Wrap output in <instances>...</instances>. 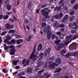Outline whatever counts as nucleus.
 <instances>
[{"label":"nucleus","instance_id":"f257e3e1","mask_svg":"<svg viewBox=\"0 0 78 78\" xmlns=\"http://www.w3.org/2000/svg\"><path fill=\"white\" fill-rule=\"evenodd\" d=\"M61 62V59L59 58H58L55 60V63L51 62H49L48 66L51 69H54L55 68V66H58Z\"/></svg>","mask_w":78,"mask_h":78},{"label":"nucleus","instance_id":"f03ea898","mask_svg":"<svg viewBox=\"0 0 78 78\" xmlns=\"http://www.w3.org/2000/svg\"><path fill=\"white\" fill-rule=\"evenodd\" d=\"M36 47L35 45V47L33 49V51L30 56V58L31 59H33V61H35L37 59L38 55H39V53L38 52H36Z\"/></svg>","mask_w":78,"mask_h":78},{"label":"nucleus","instance_id":"7ed1b4c3","mask_svg":"<svg viewBox=\"0 0 78 78\" xmlns=\"http://www.w3.org/2000/svg\"><path fill=\"white\" fill-rule=\"evenodd\" d=\"M50 26H48L44 30V32L45 33H48L47 37L48 39H50L51 37V32L50 31Z\"/></svg>","mask_w":78,"mask_h":78},{"label":"nucleus","instance_id":"20e7f679","mask_svg":"<svg viewBox=\"0 0 78 78\" xmlns=\"http://www.w3.org/2000/svg\"><path fill=\"white\" fill-rule=\"evenodd\" d=\"M47 9H48V8H46L43 9H42L41 10L42 14L43 16H45L46 18H49L50 16H48V15L49 12H51V11H50V10H48L46 12H45V11Z\"/></svg>","mask_w":78,"mask_h":78},{"label":"nucleus","instance_id":"39448f33","mask_svg":"<svg viewBox=\"0 0 78 78\" xmlns=\"http://www.w3.org/2000/svg\"><path fill=\"white\" fill-rule=\"evenodd\" d=\"M69 43H70L69 41H65L64 43L63 44H60L58 45L57 46V48H56V49L57 51H59L60 50V48L62 47H64L65 45H67L69 44Z\"/></svg>","mask_w":78,"mask_h":78},{"label":"nucleus","instance_id":"423d86ee","mask_svg":"<svg viewBox=\"0 0 78 78\" xmlns=\"http://www.w3.org/2000/svg\"><path fill=\"white\" fill-rule=\"evenodd\" d=\"M9 48L11 49L10 50V54L11 55H15V53L14 52H16V50L15 49L16 47H14L13 45H11L9 46Z\"/></svg>","mask_w":78,"mask_h":78},{"label":"nucleus","instance_id":"0eeeda50","mask_svg":"<svg viewBox=\"0 0 78 78\" xmlns=\"http://www.w3.org/2000/svg\"><path fill=\"white\" fill-rule=\"evenodd\" d=\"M54 27L57 28L58 27H59L60 28H63L65 27V26L64 24H61L60 25H59V24L58 23V22H55V24L54 25Z\"/></svg>","mask_w":78,"mask_h":78},{"label":"nucleus","instance_id":"6e6552de","mask_svg":"<svg viewBox=\"0 0 78 78\" xmlns=\"http://www.w3.org/2000/svg\"><path fill=\"white\" fill-rule=\"evenodd\" d=\"M37 67H41L44 64V62L43 61H42L41 62H39L37 61Z\"/></svg>","mask_w":78,"mask_h":78},{"label":"nucleus","instance_id":"1a4fd4ad","mask_svg":"<svg viewBox=\"0 0 78 78\" xmlns=\"http://www.w3.org/2000/svg\"><path fill=\"white\" fill-rule=\"evenodd\" d=\"M5 27L7 29H12L14 28V26L10 25L9 24H6L5 25Z\"/></svg>","mask_w":78,"mask_h":78},{"label":"nucleus","instance_id":"9d476101","mask_svg":"<svg viewBox=\"0 0 78 78\" xmlns=\"http://www.w3.org/2000/svg\"><path fill=\"white\" fill-rule=\"evenodd\" d=\"M44 53H41L38 56V58L39 61H41L42 59V57L44 56Z\"/></svg>","mask_w":78,"mask_h":78},{"label":"nucleus","instance_id":"9b49d317","mask_svg":"<svg viewBox=\"0 0 78 78\" xmlns=\"http://www.w3.org/2000/svg\"><path fill=\"white\" fill-rule=\"evenodd\" d=\"M19 61V59H18L16 61H15L14 60L13 61V62L12 63V66L14 67V66H17V63Z\"/></svg>","mask_w":78,"mask_h":78},{"label":"nucleus","instance_id":"f8f14e48","mask_svg":"<svg viewBox=\"0 0 78 78\" xmlns=\"http://www.w3.org/2000/svg\"><path fill=\"white\" fill-rule=\"evenodd\" d=\"M51 51V49H50V48H48L47 50H46L44 51V56H47V55H48V54L50 53V52Z\"/></svg>","mask_w":78,"mask_h":78},{"label":"nucleus","instance_id":"ddd939ff","mask_svg":"<svg viewBox=\"0 0 78 78\" xmlns=\"http://www.w3.org/2000/svg\"><path fill=\"white\" fill-rule=\"evenodd\" d=\"M42 44L40 43L38 45L37 50H38V51H40V50H41V49H42Z\"/></svg>","mask_w":78,"mask_h":78},{"label":"nucleus","instance_id":"4468645a","mask_svg":"<svg viewBox=\"0 0 78 78\" xmlns=\"http://www.w3.org/2000/svg\"><path fill=\"white\" fill-rule=\"evenodd\" d=\"M26 70L27 72H28V73H30V72H32V70H33V69L30 68H27L26 69Z\"/></svg>","mask_w":78,"mask_h":78},{"label":"nucleus","instance_id":"2eb2a0df","mask_svg":"<svg viewBox=\"0 0 78 78\" xmlns=\"http://www.w3.org/2000/svg\"><path fill=\"white\" fill-rule=\"evenodd\" d=\"M30 62V60H27L26 62V64L23 65V67H25L26 66H29Z\"/></svg>","mask_w":78,"mask_h":78},{"label":"nucleus","instance_id":"dca6fc26","mask_svg":"<svg viewBox=\"0 0 78 78\" xmlns=\"http://www.w3.org/2000/svg\"><path fill=\"white\" fill-rule=\"evenodd\" d=\"M72 37V35H71L69 36H68L66 37V41H69L71 40Z\"/></svg>","mask_w":78,"mask_h":78},{"label":"nucleus","instance_id":"f3484780","mask_svg":"<svg viewBox=\"0 0 78 78\" xmlns=\"http://www.w3.org/2000/svg\"><path fill=\"white\" fill-rule=\"evenodd\" d=\"M60 53L62 55L64 56V54H66V51L65 50H63L60 51Z\"/></svg>","mask_w":78,"mask_h":78},{"label":"nucleus","instance_id":"a211bd4d","mask_svg":"<svg viewBox=\"0 0 78 78\" xmlns=\"http://www.w3.org/2000/svg\"><path fill=\"white\" fill-rule=\"evenodd\" d=\"M23 42V40L22 39H19L16 42L18 44H20V43Z\"/></svg>","mask_w":78,"mask_h":78},{"label":"nucleus","instance_id":"6ab92c4d","mask_svg":"<svg viewBox=\"0 0 78 78\" xmlns=\"http://www.w3.org/2000/svg\"><path fill=\"white\" fill-rule=\"evenodd\" d=\"M62 70V69L61 68H58L56 69V72L55 71L54 72L56 73V72H59Z\"/></svg>","mask_w":78,"mask_h":78},{"label":"nucleus","instance_id":"aec40b11","mask_svg":"<svg viewBox=\"0 0 78 78\" xmlns=\"http://www.w3.org/2000/svg\"><path fill=\"white\" fill-rule=\"evenodd\" d=\"M77 23H76L74 22L73 23V25L75 26V27H74L73 29H77L78 28V26H76Z\"/></svg>","mask_w":78,"mask_h":78},{"label":"nucleus","instance_id":"412c9836","mask_svg":"<svg viewBox=\"0 0 78 78\" xmlns=\"http://www.w3.org/2000/svg\"><path fill=\"white\" fill-rule=\"evenodd\" d=\"M61 6H59V8H58V7H56L55 8V11H56L57 9H58V11H60V10H61Z\"/></svg>","mask_w":78,"mask_h":78},{"label":"nucleus","instance_id":"4be33fe9","mask_svg":"<svg viewBox=\"0 0 78 78\" xmlns=\"http://www.w3.org/2000/svg\"><path fill=\"white\" fill-rule=\"evenodd\" d=\"M44 76H47L45 77V78H48L49 76H50L51 75H48V73H46L44 74Z\"/></svg>","mask_w":78,"mask_h":78},{"label":"nucleus","instance_id":"5701e85b","mask_svg":"<svg viewBox=\"0 0 78 78\" xmlns=\"http://www.w3.org/2000/svg\"><path fill=\"white\" fill-rule=\"evenodd\" d=\"M61 3H62V6H63L64 5V0H61V1L59 2V4H61Z\"/></svg>","mask_w":78,"mask_h":78},{"label":"nucleus","instance_id":"b1692460","mask_svg":"<svg viewBox=\"0 0 78 78\" xmlns=\"http://www.w3.org/2000/svg\"><path fill=\"white\" fill-rule=\"evenodd\" d=\"M7 8L9 11V10H11V5L9 4H8L7 5Z\"/></svg>","mask_w":78,"mask_h":78},{"label":"nucleus","instance_id":"393cba45","mask_svg":"<svg viewBox=\"0 0 78 78\" xmlns=\"http://www.w3.org/2000/svg\"><path fill=\"white\" fill-rule=\"evenodd\" d=\"M72 53V56H76L78 54V52H75L74 53Z\"/></svg>","mask_w":78,"mask_h":78},{"label":"nucleus","instance_id":"a878e982","mask_svg":"<svg viewBox=\"0 0 78 78\" xmlns=\"http://www.w3.org/2000/svg\"><path fill=\"white\" fill-rule=\"evenodd\" d=\"M58 17H59V19H61L62 17L64 16V15H63V13H62L61 12L60 13L59 15H58Z\"/></svg>","mask_w":78,"mask_h":78},{"label":"nucleus","instance_id":"bb28decb","mask_svg":"<svg viewBox=\"0 0 78 78\" xmlns=\"http://www.w3.org/2000/svg\"><path fill=\"white\" fill-rule=\"evenodd\" d=\"M72 56V53L70 52L67 54L66 55V57H67L68 58H69V56Z\"/></svg>","mask_w":78,"mask_h":78},{"label":"nucleus","instance_id":"cd10ccee","mask_svg":"<svg viewBox=\"0 0 78 78\" xmlns=\"http://www.w3.org/2000/svg\"><path fill=\"white\" fill-rule=\"evenodd\" d=\"M47 25V24L45 22H43L42 23V27H45Z\"/></svg>","mask_w":78,"mask_h":78},{"label":"nucleus","instance_id":"c85d7f7f","mask_svg":"<svg viewBox=\"0 0 78 78\" xmlns=\"http://www.w3.org/2000/svg\"><path fill=\"white\" fill-rule=\"evenodd\" d=\"M54 19H59V16H58V14H57L55 15L54 17Z\"/></svg>","mask_w":78,"mask_h":78},{"label":"nucleus","instance_id":"c756f323","mask_svg":"<svg viewBox=\"0 0 78 78\" xmlns=\"http://www.w3.org/2000/svg\"><path fill=\"white\" fill-rule=\"evenodd\" d=\"M59 74L58 73L55 74L53 76V78H56L58 76Z\"/></svg>","mask_w":78,"mask_h":78},{"label":"nucleus","instance_id":"7c9ffc66","mask_svg":"<svg viewBox=\"0 0 78 78\" xmlns=\"http://www.w3.org/2000/svg\"><path fill=\"white\" fill-rule=\"evenodd\" d=\"M2 71L4 73H7L8 72V69H4L2 70Z\"/></svg>","mask_w":78,"mask_h":78},{"label":"nucleus","instance_id":"2f4dec72","mask_svg":"<svg viewBox=\"0 0 78 78\" xmlns=\"http://www.w3.org/2000/svg\"><path fill=\"white\" fill-rule=\"evenodd\" d=\"M9 46H5L4 47V49H5V50H8V49H9Z\"/></svg>","mask_w":78,"mask_h":78},{"label":"nucleus","instance_id":"473e14b6","mask_svg":"<svg viewBox=\"0 0 78 78\" xmlns=\"http://www.w3.org/2000/svg\"><path fill=\"white\" fill-rule=\"evenodd\" d=\"M75 19V17L73 16L71 17L70 19V21H72V20H73Z\"/></svg>","mask_w":78,"mask_h":78},{"label":"nucleus","instance_id":"72a5a7b5","mask_svg":"<svg viewBox=\"0 0 78 78\" xmlns=\"http://www.w3.org/2000/svg\"><path fill=\"white\" fill-rule=\"evenodd\" d=\"M74 13H75V11H73L70 12V15L72 16L73 15V14H74Z\"/></svg>","mask_w":78,"mask_h":78},{"label":"nucleus","instance_id":"f704fd0d","mask_svg":"<svg viewBox=\"0 0 78 78\" xmlns=\"http://www.w3.org/2000/svg\"><path fill=\"white\" fill-rule=\"evenodd\" d=\"M6 39L7 40H11V37H10L8 35L7 36Z\"/></svg>","mask_w":78,"mask_h":78},{"label":"nucleus","instance_id":"c9c22d12","mask_svg":"<svg viewBox=\"0 0 78 78\" xmlns=\"http://www.w3.org/2000/svg\"><path fill=\"white\" fill-rule=\"evenodd\" d=\"M61 42V40H59L58 41H55V42L56 44H58L59 42Z\"/></svg>","mask_w":78,"mask_h":78},{"label":"nucleus","instance_id":"e433bc0d","mask_svg":"<svg viewBox=\"0 0 78 78\" xmlns=\"http://www.w3.org/2000/svg\"><path fill=\"white\" fill-rule=\"evenodd\" d=\"M16 37L17 39H20V38H21V36L20 35H17L16 36Z\"/></svg>","mask_w":78,"mask_h":78},{"label":"nucleus","instance_id":"4c0bfd02","mask_svg":"<svg viewBox=\"0 0 78 78\" xmlns=\"http://www.w3.org/2000/svg\"><path fill=\"white\" fill-rule=\"evenodd\" d=\"M28 39H27L26 40L27 41H30V40L31 39V37L30 36H29L28 37Z\"/></svg>","mask_w":78,"mask_h":78},{"label":"nucleus","instance_id":"58836bf2","mask_svg":"<svg viewBox=\"0 0 78 78\" xmlns=\"http://www.w3.org/2000/svg\"><path fill=\"white\" fill-rule=\"evenodd\" d=\"M65 19V20H68V15H66L65 16V17H64Z\"/></svg>","mask_w":78,"mask_h":78},{"label":"nucleus","instance_id":"ea45409f","mask_svg":"<svg viewBox=\"0 0 78 78\" xmlns=\"http://www.w3.org/2000/svg\"><path fill=\"white\" fill-rule=\"evenodd\" d=\"M8 17H9V16H4L3 18L4 19H7L8 18Z\"/></svg>","mask_w":78,"mask_h":78},{"label":"nucleus","instance_id":"a19ab883","mask_svg":"<svg viewBox=\"0 0 78 78\" xmlns=\"http://www.w3.org/2000/svg\"><path fill=\"white\" fill-rule=\"evenodd\" d=\"M6 31H5L4 32L2 33L1 34V36H3L5 35V34H6L7 33Z\"/></svg>","mask_w":78,"mask_h":78},{"label":"nucleus","instance_id":"79ce46f5","mask_svg":"<svg viewBox=\"0 0 78 78\" xmlns=\"http://www.w3.org/2000/svg\"><path fill=\"white\" fill-rule=\"evenodd\" d=\"M14 31L13 30H10L9 31V33L11 34V33H14Z\"/></svg>","mask_w":78,"mask_h":78},{"label":"nucleus","instance_id":"37998d69","mask_svg":"<svg viewBox=\"0 0 78 78\" xmlns=\"http://www.w3.org/2000/svg\"><path fill=\"white\" fill-rule=\"evenodd\" d=\"M78 35H75L73 37V39H77V38H78Z\"/></svg>","mask_w":78,"mask_h":78},{"label":"nucleus","instance_id":"c03bdc74","mask_svg":"<svg viewBox=\"0 0 78 78\" xmlns=\"http://www.w3.org/2000/svg\"><path fill=\"white\" fill-rule=\"evenodd\" d=\"M58 78H69V76H65L64 77L62 76L60 78H59V77H58Z\"/></svg>","mask_w":78,"mask_h":78},{"label":"nucleus","instance_id":"a18cd8bd","mask_svg":"<svg viewBox=\"0 0 78 78\" xmlns=\"http://www.w3.org/2000/svg\"><path fill=\"white\" fill-rule=\"evenodd\" d=\"M11 42L13 44H15L16 43V41L14 39H12L11 40Z\"/></svg>","mask_w":78,"mask_h":78},{"label":"nucleus","instance_id":"49530a36","mask_svg":"<svg viewBox=\"0 0 78 78\" xmlns=\"http://www.w3.org/2000/svg\"><path fill=\"white\" fill-rule=\"evenodd\" d=\"M44 69H42V70L38 72V73H39V74L41 73H42V72H44Z\"/></svg>","mask_w":78,"mask_h":78},{"label":"nucleus","instance_id":"de8ad7c7","mask_svg":"<svg viewBox=\"0 0 78 78\" xmlns=\"http://www.w3.org/2000/svg\"><path fill=\"white\" fill-rule=\"evenodd\" d=\"M25 59H24L22 62V64H24L25 63V61H26Z\"/></svg>","mask_w":78,"mask_h":78},{"label":"nucleus","instance_id":"09e8293b","mask_svg":"<svg viewBox=\"0 0 78 78\" xmlns=\"http://www.w3.org/2000/svg\"><path fill=\"white\" fill-rule=\"evenodd\" d=\"M56 34L58 35V36H60V35H61V33L60 32H58L56 33Z\"/></svg>","mask_w":78,"mask_h":78},{"label":"nucleus","instance_id":"8fccbe9b","mask_svg":"<svg viewBox=\"0 0 78 78\" xmlns=\"http://www.w3.org/2000/svg\"><path fill=\"white\" fill-rule=\"evenodd\" d=\"M66 20H66L65 18H63L62 20V21L63 22H66Z\"/></svg>","mask_w":78,"mask_h":78},{"label":"nucleus","instance_id":"3c124183","mask_svg":"<svg viewBox=\"0 0 78 78\" xmlns=\"http://www.w3.org/2000/svg\"><path fill=\"white\" fill-rule=\"evenodd\" d=\"M51 37H52V39H53L54 38H55L56 37V35L55 34H53L52 35Z\"/></svg>","mask_w":78,"mask_h":78},{"label":"nucleus","instance_id":"603ef678","mask_svg":"<svg viewBox=\"0 0 78 78\" xmlns=\"http://www.w3.org/2000/svg\"><path fill=\"white\" fill-rule=\"evenodd\" d=\"M76 0H72L71 1V3L73 4L74 3H75Z\"/></svg>","mask_w":78,"mask_h":78},{"label":"nucleus","instance_id":"864d4df0","mask_svg":"<svg viewBox=\"0 0 78 78\" xmlns=\"http://www.w3.org/2000/svg\"><path fill=\"white\" fill-rule=\"evenodd\" d=\"M18 75L20 77V76H22V73H18Z\"/></svg>","mask_w":78,"mask_h":78},{"label":"nucleus","instance_id":"5fc2aeb1","mask_svg":"<svg viewBox=\"0 0 78 78\" xmlns=\"http://www.w3.org/2000/svg\"><path fill=\"white\" fill-rule=\"evenodd\" d=\"M9 1L8 0L5 1V4H9Z\"/></svg>","mask_w":78,"mask_h":78},{"label":"nucleus","instance_id":"6e6d98bb","mask_svg":"<svg viewBox=\"0 0 78 78\" xmlns=\"http://www.w3.org/2000/svg\"><path fill=\"white\" fill-rule=\"evenodd\" d=\"M31 5V4L30 2H29L28 5V7H29V8H30Z\"/></svg>","mask_w":78,"mask_h":78},{"label":"nucleus","instance_id":"4d7b16f0","mask_svg":"<svg viewBox=\"0 0 78 78\" xmlns=\"http://www.w3.org/2000/svg\"><path fill=\"white\" fill-rule=\"evenodd\" d=\"M50 59L53 61V60H54V59H55V57H52L51 58H50Z\"/></svg>","mask_w":78,"mask_h":78},{"label":"nucleus","instance_id":"13d9d810","mask_svg":"<svg viewBox=\"0 0 78 78\" xmlns=\"http://www.w3.org/2000/svg\"><path fill=\"white\" fill-rule=\"evenodd\" d=\"M7 44L9 45H11V44H12V42H10L9 41L7 42Z\"/></svg>","mask_w":78,"mask_h":78},{"label":"nucleus","instance_id":"bf43d9fd","mask_svg":"<svg viewBox=\"0 0 78 78\" xmlns=\"http://www.w3.org/2000/svg\"><path fill=\"white\" fill-rule=\"evenodd\" d=\"M48 65V63H47V62H46L45 63V65L44 66V67H45V68L47 67Z\"/></svg>","mask_w":78,"mask_h":78},{"label":"nucleus","instance_id":"052dcab7","mask_svg":"<svg viewBox=\"0 0 78 78\" xmlns=\"http://www.w3.org/2000/svg\"><path fill=\"white\" fill-rule=\"evenodd\" d=\"M69 26L70 28H71V27H72V23H70V24H69Z\"/></svg>","mask_w":78,"mask_h":78},{"label":"nucleus","instance_id":"680f3d73","mask_svg":"<svg viewBox=\"0 0 78 78\" xmlns=\"http://www.w3.org/2000/svg\"><path fill=\"white\" fill-rule=\"evenodd\" d=\"M3 17V16L2 15H0V19H2V18Z\"/></svg>","mask_w":78,"mask_h":78},{"label":"nucleus","instance_id":"e2e57ef3","mask_svg":"<svg viewBox=\"0 0 78 78\" xmlns=\"http://www.w3.org/2000/svg\"><path fill=\"white\" fill-rule=\"evenodd\" d=\"M17 73H18V72H15L14 73H13V75H16V74H17Z\"/></svg>","mask_w":78,"mask_h":78},{"label":"nucleus","instance_id":"0e129e2a","mask_svg":"<svg viewBox=\"0 0 78 78\" xmlns=\"http://www.w3.org/2000/svg\"><path fill=\"white\" fill-rule=\"evenodd\" d=\"M76 31L74 30H71V33H75Z\"/></svg>","mask_w":78,"mask_h":78},{"label":"nucleus","instance_id":"69168bd1","mask_svg":"<svg viewBox=\"0 0 78 78\" xmlns=\"http://www.w3.org/2000/svg\"><path fill=\"white\" fill-rule=\"evenodd\" d=\"M4 42L5 43H6V42H8V40H7V39H5L4 40Z\"/></svg>","mask_w":78,"mask_h":78},{"label":"nucleus","instance_id":"338daca9","mask_svg":"<svg viewBox=\"0 0 78 78\" xmlns=\"http://www.w3.org/2000/svg\"><path fill=\"white\" fill-rule=\"evenodd\" d=\"M20 68V67L19 66H17L15 68V69H19Z\"/></svg>","mask_w":78,"mask_h":78},{"label":"nucleus","instance_id":"774afa93","mask_svg":"<svg viewBox=\"0 0 78 78\" xmlns=\"http://www.w3.org/2000/svg\"><path fill=\"white\" fill-rule=\"evenodd\" d=\"M13 19L14 20H15L16 21L17 20V19H16V18L15 16L14 17Z\"/></svg>","mask_w":78,"mask_h":78}]
</instances>
